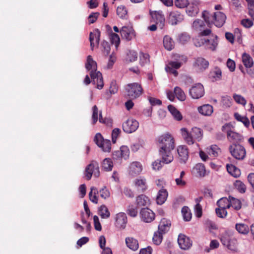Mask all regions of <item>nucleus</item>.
<instances>
[{
	"instance_id": "f257e3e1",
	"label": "nucleus",
	"mask_w": 254,
	"mask_h": 254,
	"mask_svg": "<svg viewBox=\"0 0 254 254\" xmlns=\"http://www.w3.org/2000/svg\"><path fill=\"white\" fill-rule=\"evenodd\" d=\"M158 145L159 147V154L166 164L171 163L174 159L172 151L175 148L174 137L169 133H164L157 138Z\"/></svg>"
},
{
	"instance_id": "f03ea898",
	"label": "nucleus",
	"mask_w": 254,
	"mask_h": 254,
	"mask_svg": "<svg viewBox=\"0 0 254 254\" xmlns=\"http://www.w3.org/2000/svg\"><path fill=\"white\" fill-rule=\"evenodd\" d=\"M85 67L88 70H90V75L93 84L96 85L98 89H102L104 87L102 75L100 71L97 70L96 62L93 60L91 56L87 57Z\"/></svg>"
},
{
	"instance_id": "7ed1b4c3",
	"label": "nucleus",
	"mask_w": 254,
	"mask_h": 254,
	"mask_svg": "<svg viewBox=\"0 0 254 254\" xmlns=\"http://www.w3.org/2000/svg\"><path fill=\"white\" fill-rule=\"evenodd\" d=\"M202 15L205 22L208 24H214L219 27L224 25L226 19L225 14L221 11H216L211 14L208 11L205 10L203 12Z\"/></svg>"
},
{
	"instance_id": "20e7f679",
	"label": "nucleus",
	"mask_w": 254,
	"mask_h": 254,
	"mask_svg": "<svg viewBox=\"0 0 254 254\" xmlns=\"http://www.w3.org/2000/svg\"><path fill=\"white\" fill-rule=\"evenodd\" d=\"M222 130L227 134L229 141L233 143L239 144L243 139L242 135L235 131L234 127L230 124H225L222 127Z\"/></svg>"
},
{
	"instance_id": "39448f33",
	"label": "nucleus",
	"mask_w": 254,
	"mask_h": 254,
	"mask_svg": "<svg viewBox=\"0 0 254 254\" xmlns=\"http://www.w3.org/2000/svg\"><path fill=\"white\" fill-rule=\"evenodd\" d=\"M127 96L130 99H135L140 97L143 93V89L140 84L132 83L127 84L125 87Z\"/></svg>"
},
{
	"instance_id": "423d86ee",
	"label": "nucleus",
	"mask_w": 254,
	"mask_h": 254,
	"mask_svg": "<svg viewBox=\"0 0 254 254\" xmlns=\"http://www.w3.org/2000/svg\"><path fill=\"white\" fill-rule=\"evenodd\" d=\"M229 150L231 155L236 159L242 160L246 155L245 147L240 144L233 143L229 147Z\"/></svg>"
},
{
	"instance_id": "0eeeda50",
	"label": "nucleus",
	"mask_w": 254,
	"mask_h": 254,
	"mask_svg": "<svg viewBox=\"0 0 254 254\" xmlns=\"http://www.w3.org/2000/svg\"><path fill=\"white\" fill-rule=\"evenodd\" d=\"M84 174L87 180H90L92 175L96 178L99 177L100 171L98 163L95 161H92L86 167Z\"/></svg>"
},
{
	"instance_id": "6e6552de",
	"label": "nucleus",
	"mask_w": 254,
	"mask_h": 254,
	"mask_svg": "<svg viewBox=\"0 0 254 254\" xmlns=\"http://www.w3.org/2000/svg\"><path fill=\"white\" fill-rule=\"evenodd\" d=\"M96 144L105 152H110L111 149V143L109 140L104 139L102 135L98 133L94 137Z\"/></svg>"
},
{
	"instance_id": "1a4fd4ad",
	"label": "nucleus",
	"mask_w": 254,
	"mask_h": 254,
	"mask_svg": "<svg viewBox=\"0 0 254 254\" xmlns=\"http://www.w3.org/2000/svg\"><path fill=\"white\" fill-rule=\"evenodd\" d=\"M123 39L127 41H131L136 37V33L132 26H124L120 31Z\"/></svg>"
},
{
	"instance_id": "9d476101",
	"label": "nucleus",
	"mask_w": 254,
	"mask_h": 254,
	"mask_svg": "<svg viewBox=\"0 0 254 254\" xmlns=\"http://www.w3.org/2000/svg\"><path fill=\"white\" fill-rule=\"evenodd\" d=\"M138 122L133 119H128L123 124V130L127 133L135 131L138 127Z\"/></svg>"
},
{
	"instance_id": "9b49d317",
	"label": "nucleus",
	"mask_w": 254,
	"mask_h": 254,
	"mask_svg": "<svg viewBox=\"0 0 254 254\" xmlns=\"http://www.w3.org/2000/svg\"><path fill=\"white\" fill-rule=\"evenodd\" d=\"M134 188L138 192H144L148 189L147 180L144 177L135 179L133 182Z\"/></svg>"
},
{
	"instance_id": "f8f14e48",
	"label": "nucleus",
	"mask_w": 254,
	"mask_h": 254,
	"mask_svg": "<svg viewBox=\"0 0 254 254\" xmlns=\"http://www.w3.org/2000/svg\"><path fill=\"white\" fill-rule=\"evenodd\" d=\"M190 94L193 99H198L200 98L204 94V89L203 85L200 83L195 84L190 89Z\"/></svg>"
},
{
	"instance_id": "ddd939ff",
	"label": "nucleus",
	"mask_w": 254,
	"mask_h": 254,
	"mask_svg": "<svg viewBox=\"0 0 254 254\" xmlns=\"http://www.w3.org/2000/svg\"><path fill=\"white\" fill-rule=\"evenodd\" d=\"M150 14L152 17V21L156 23L158 27L162 29L164 26L165 17L161 11H155L151 12Z\"/></svg>"
},
{
	"instance_id": "4468645a",
	"label": "nucleus",
	"mask_w": 254,
	"mask_h": 254,
	"mask_svg": "<svg viewBox=\"0 0 254 254\" xmlns=\"http://www.w3.org/2000/svg\"><path fill=\"white\" fill-rule=\"evenodd\" d=\"M140 215L141 220L145 223H150L155 218V213L148 208H142L140 211Z\"/></svg>"
},
{
	"instance_id": "2eb2a0df",
	"label": "nucleus",
	"mask_w": 254,
	"mask_h": 254,
	"mask_svg": "<svg viewBox=\"0 0 254 254\" xmlns=\"http://www.w3.org/2000/svg\"><path fill=\"white\" fill-rule=\"evenodd\" d=\"M127 222V218L126 213L120 212L115 217V226L120 230L125 229Z\"/></svg>"
},
{
	"instance_id": "dca6fc26",
	"label": "nucleus",
	"mask_w": 254,
	"mask_h": 254,
	"mask_svg": "<svg viewBox=\"0 0 254 254\" xmlns=\"http://www.w3.org/2000/svg\"><path fill=\"white\" fill-rule=\"evenodd\" d=\"M178 243L180 248L183 250H188L192 246V241L190 238L182 234L178 236Z\"/></svg>"
},
{
	"instance_id": "f3484780",
	"label": "nucleus",
	"mask_w": 254,
	"mask_h": 254,
	"mask_svg": "<svg viewBox=\"0 0 254 254\" xmlns=\"http://www.w3.org/2000/svg\"><path fill=\"white\" fill-rule=\"evenodd\" d=\"M113 158L115 159L124 158L127 159L129 155V150L127 146H122L120 150H117L113 153Z\"/></svg>"
},
{
	"instance_id": "a211bd4d",
	"label": "nucleus",
	"mask_w": 254,
	"mask_h": 254,
	"mask_svg": "<svg viewBox=\"0 0 254 254\" xmlns=\"http://www.w3.org/2000/svg\"><path fill=\"white\" fill-rule=\"evenodd\" d=\"M100 32L98 29H95L93 32H91L90 33L89 41L92 50H93L95 47L98 45L100 40Z\"/></svg>"
},
{
	"instance_id": "6ab92c4d",
	"label": "nucleus",
	"mask_w": 254,
	"mask_h": 254,
	"mask_svg": "<svg viewBox=\"0 0 254 254\" xmlns=\"http://www.w3.org/2000/svg\"><path fill=\"white\" fill-rule=\"evenodd\" d=\"M183 19V15L178 11L173 10L170 13L169 21L172 25L177 24L178 22L182 21Z\"/></svg>"
},
{
	"instance_id": "aec40b11",
	"label": "nucleus",
	"mask_w": 254,
	"mask_h": 254,
	"mask_svg": "<svg viewBox=\"0 0 254 254\" xmlns=\"http://www.w3.org/2000/svg\"><path fill=\"white\" fill-rule=\"evenodd\" d=\"M205 46L207 49L212 51L215 50L218 45V37L214 34H211L209 39H204Z\"/></svg>"
},
{
	"instance_id": "412c9836",
	"label": "nucleus",
	"mask_w": 254,
	"mask_h": 254,
	"mask_svg": "<svg viewBox=\"0 0 254 254\" xmlns=\"http://www.w3.org/2000/svg\"><path fill=\"white\" fill-rule=\"evenodd\" d=\"M209 62L205 59L199 57L195 59L193 66L197 70L203 71L208 68Z\"/></svg>"
},
{
	"instance_id": "4be33fe9",
	"label": "nucleus",
	"mask_w": 254,
	"mask_h": 254,
	"mask_svg": "<svg viewBox=\"0 0 254 254\" xmlns=\"http://www.w3.org/2000/svg\"><path fill=\"white\" fill-rule=\"evenodd\" d=\"M192 173L197 177H203L206 175V169L202 163H198L192 168Z\"/></svg>"
},
{
	"instance_id": "5701e85b",
	"label": "nucleus",
	"mask_w": 254,
	"mask_h": 254,
	"mask_svg": "<svg viewBox=\"0 0 254 254\" xmlns=\"http://www.w3.org/2000/svg\"><path fill=\"white\" fill-rule=\"evenodd\" d=\"M171 225V222L169 220L163 218L158 225V231L164 234L169 230Z\"/></svg>"
},
{
	"instance_id": "b1692460",
	"label": "nucleus",
	"mask_w": 254,
	"mask_h": 254,
	"mask_svg": "<svg viewBox=\"0 0 254 254\" xmlns=\"http://www.w3.org/2000/svg\"><path fill=\"white\" fill-rule=\"evenodd\" d=\"M142 170V165L138 162H132L129 166V174L132 176L139 174Z\"/></svg>"
},
{
	"instance_id": "393cba45",
	"label": "nucleus",
	"mask_w": 254,
	"mask_h": 254,
	"mask_svg": "<svg viewBox=\"0 0 254 254\" xmlns=\"http://www.w3.org/2000/svg\"><path fill=\"white\" fill-rule=\"evenodd\" d=\"M178 153L180 159L183 162H186L188 160L189 153L187 146L184 145L179 146L177 149Z\"/></svg>"
},
{
	"instance_id": "a878e982",
	"label": "nucleus",
	"mask_w": 254,
	"mask_h": 254,
	"mask_svg": "<svg viewBox=\"0 0 254 254\" xmlns=\"http://www.w3.org/2000/svg\"><path fill=\"white\" fill-rule=\"evenodd\" d=\"M126 244L127 246L130 250L135 251L139 248V243L137 240L132 237L126 238Z\"/></svg>"
},
{
	"instance_id": "bb28decb",
	"label": "nucleus",
	"mask_w": 254,
	"mask_h": 254,
	"mask_svg": "<svg viewBox=\"0 0 254 254\" xmlns=\"http://www.w3.org/2000/svg\"><path fill=\"white\" fill-rule=\"evenodd\" d=\"M198 112L203 116H209L213 112V107L209 104H205L198 107Z\"/></svg>"
},
{
	"instance_id": "cd10ccee",
	"label": "nucleus",
	"mask_w": 254,
	"mask_h": 254,
	"mask_svg": "<svg viewBox=\"0 0 254 254\" xmlns=\"http://www.w3.org/2000/svg\"><path fill=\"white\" fill-rule=\"evenodd\" d=\"M181 131L183 137L186 142L189 145L193 144L195 139L191 135V133L186 128H182Z\"/></svg>"
},
{
	"instance_id": "c85d7f7f",
	"label": "nucleus",
	"mask_w": 254,
	"mask_h": 254,
	"mask_svg": "<svg viewBox=\"0 0 254 254\" xmlns=\"http://www.w3.org/2000/svg\"><path fill=\"white\" fill-rule=\"evenodd\" d=\"M209 76L213 81L219 80L222 76L221 70L219 67H215L210 72Z\"/></svg>"
},
{
	"instance_id": "c756f323",
	"label": "nucleus",
	"mask_w": 254,
	"mask_h": 254,
	"mask_svg": "<svg viewBox=\"0 0 254 254\" xmlns=\"http://www.w3.org/2000/svg\"><path fill=\"white\" fill-rule=\"evenodd\" d=\"M206 152L210 156L216 157L221 153V150L218 146L214 144L207 147Z\"/></svg>"
},
{
	"instance_id": "7c9ffc66",
	"label": "nucleus",
	"mask_w": 254,
	"mask_h": 254,
	"mask_svg": "<svg viewBox=\"0 0 254 254\" xmlns=\"http://www.w3.org/2000/svg\"><path fill=\"white\" fill-rule=\"evenodd\" d=\"M168 196V192L165 189H162L159 190L157 197L156 202L157 204L161 205L166 200Z\"/></svg>"
},
{
	"instance_id": "2f4dec72",
	"label": "nucleus",
	"mask_w": 254,
	"mask_h": 254,
	"mask_svg": "<svg viewBox=\"0 0 254 254\" xmlns=\"http://www.w3.org/2000/svg\"><path fill=\"white\" fill-rule=\"evenodd\" d=\"M136 201L139 206H147L150 204V199L144 194L138 195L136 198Z\"/></svg>"
},
{
	"instance_id": "473e14b6",
	"label": "nucleus",
	"mask_w": 254,
	"mask_h": 254,
	"mask_svg": "<svg viewBox=\"0 0 254 254\" xmlns=\"http://www.w3.org/2000/svg\"><path fill=\"white\" fill-rule=\"evenodd\" d=\"M228 172L235 178L239 177L241 175L239 169L232 164H227L226 166Z\"/></svg>"
},
{
	"instance_id": "72a5a7b5",
	"label": "nucleus",
	"mask_w": 254,
	"mask_h": 254,
	"mask_svg": "<svg viewBox=\"0 0 254 254\" xmlns=\"http://www.w3.org/2000/svg\"><path fill=\"white\" fill-rule=\"evenodd\" d=\"M168 109L176 120L180 121L182 120L183 116L181 113L174 106L170 105L168 106Z\"/></svg>"
},
{
	"instance_id": "f704fd0d",
	"label": "nucleus",
	"mask_w": 254,
	"mask_h": 254,
	"mask_svg": "<svg viewBox=\"0 0 254 254\" xmlns=\"http://www.w3.org/2000/svg\"><path fill=\"white\" fill-rule=\"evenodd\" d=\"M242 62L244 65L248 68L251 67L254 64V61L250 55L244 53L242 56Z\"/></svg>"
},
{
	"instance_id": "c9c22d12",
	"label": "nucleus",
	"mask_w": 254,
	"mask_h": 254,
	"mask_svg": "<svg viewBox=\"0 0 254 254\" xmlns=\"http://www.w3.org/2000/svg\"><path fill=\"white\" fill-rule=\"evenodd\" d=\"M98 193L99 191L96 188L92 187L90 188V191L89 193V199L95 204H97L98 202Z\"/></svg>"
},
{
	"instance_id": "e433bc0d",
	"label": "nucleus",
	"mask_w": 254,
	"mask_h": 254,
	"mask_svg": "<svg viewBox=\"0 0 254 254\" xmlns=\"http://www.w3.org/2000/svg\"><path fill=\"white\" fill-rule=\"evenodd\" d=\"M229 204L230 207L231 206L236 210H239L242 207L241 201L238 199L230 196H229Z\"/></svg>"
},
{
	"instance_id": "4c0bfd02",
	"label": "nucleus",
	"mask_w": 254,
	"mask_h": 254,
	"mask_svg": "<svg viewBox=\"0 0 254 254\" xmlns=\"http://www.w3.org/2000/svg\"><path fill=\"white\" fill-rule=\"evenodd\" d=\"M190 133L193 138L198 141H200L202 138V131L199 128L196 127H193Z\"/></svg>"
},
{
	"instance_id": "58836bf2",
	"label": "nucleus",
	"mask_w": 254,
	"mask_h": 254,
	"mask_svg": "<svg viewBox=\"0 0 254 254\" xmlns=\"http://www.w3.org/2000/svg\"><path fill=\"white\" fill-rule=\"evenodd\" d=\"M98 214L103 219H107L110 216V212L107 206L102 205L98 209Z\"/></svg>"
},
{
	"instance_id": "ea45409f",
	"label": "nucleus",
	"mask_w": 254,
	"mask_h": 254,
	"mask_svg": "<svg viewBox=\"0 0 254 254\" xmlns=\"http://www.w3.org/2000/svg\"><path fill=\"white\" fill-rule=\"evenodd\" d=\"M163 44L165 48L170 51L174 47V42L169 36H165L163 39Z\"/></svg>"
},
{
	"instance_id": "a19ab883",
	"label": "nucleus",
	"mask_w": 254,
	"mask_h": 254,
	"mask_svg": "<svg viewBox=\"0 0 254 254\" xmlns=\"http://www.w3.org/2000/svg\"><path fill=\"white\" fill-rule=\"evenodd\" d=\"M237 231L240 234H247L250 230L249 226L244 223H238L235 225Z\"/></svg>"
},
{
	"instance_id": "79ce46f5",
	"label": "nucleus",
	"mask_w": 254,
	"mask_h": 254,
	"mask_svg": "<svg viewBox=\"0 0 254 254\" xmlns=\"http://www.w3.org/2000/svg\"><path fill=\"white\" fill-rule=\"evenodd\" d=\"M174 92L177 98L181 101H184L186 99V95L184 91L179 87H176L174 88Z\"/></svg>"
},
{
	"instance_id": "37998d69",
	"label": "nucleus",
	"mask_w": 254,
	"mask_h": 254,
	"mask_svg": "<svg viewBox=\"0 0 254 254\" xmlns=\"http://www.w3.org/2000/svg\"><path fill=\"white\" fill-rule=\"evenodd\" d=\"M217 205L218 207L224 209H228L230 208L229 197H222L217 202Z\"/></svg>"
},
{
	"instance_id": "c03bdc74",
	"label": "nucleus",
	"mask_w": 254,
	"mask_h": 254,
	"mask_svg": "<svg viewBox=\"0 0 254 254\" xmlns=\"http://www.w3.org/2000/svg\"><path fill=\"white\" fill-rule=\"evenodd\" d=\"M202 199V197H199L195 199L196 204L194 206V211L195 215L197 217H200L202 216V206L199 204Z\"/></svg>"
},
{
	"instance_id": "a18cd8bd",
	"label": "nucleus",
	"mask_w": 254,
	"mask_h": 254,
	"mask_svg": "<svg viewBox=\"0 0 254 254\" xmlns=\"http://www.w3.org/2000/svg\"><path fill=\"white\" fill-rule=\"evenodd\" d=\"M117 14L122 19H127V11L123 5L119 6L117 8Z\"/></svg>"
},
{
	"instance_id": "49530a36",
	"label": "nucleus",
	"mask_w": 254,
	"mask_h": 254,
	"mask_svg": "<svg viewBox=\"0 0 254 254\" xmlns=\"http://www.w3.org/2000/svg\"><path fill=\"white\" fill-rule=\"evenodd\" d=\"M234 117L236 120L241 122L247 127H249L250 123L249 119L246 116H242L238 113L234 114Z\"/></svg>"
},
{
	"instance_id": "de8ad7c7",
	"label": "nucleus",
	"mask_w": 254,
	"mask_h": 254,
	"mask_svg": "<svg viewBox=\"0 0 254 254\" xmlns=\"http://www.w3.org/2000/svg\"><path fill=\"white\" fill-rule=\"evenodd\" d=\"M164 234L161 233L159 231L155 232L153 235L152 241L153 243L156 245H159L163 239V235Z\"/></svg>"
},
{
	"instance_id": "09e8293b",
	"label": "nucleus",
	"mask_w": 254,
	"mask_h": 254,
	"mask_svg": "<svg viewBox=\"0 0 254 254\" xmlns=\"http://www.w3.org/2000/svg\"><path fill=\"white\" fill-rule=\"evenodd\" d=\"M150 62L149 55L147 53H140L139 56V63L141 66L148 64Z\"/></svg>"
},
{
	"instance_id": "8fccbe9b",
	"label": "nucleus",
	"mask_w": 254,
	"mask_h": 254,
	"mask_svg": "<svg viewBox=\"0 0 254 254\" xmlns=\"http://www.w3.org/2000/svg\"><path fill=\"white\" fill-rule=\"evenodd\" d=\"M192 28L196 31H202L205 26L204 22L200 19H197L193 21Z\"/></svg>"
},
{
	"instance_id": "3c124183",
	"label": "nucleus",
	"mask_w": 254,
	"mask_h": 254,
	"mask_svg": "<svg viewBox=\"0 0 254 254\" xmlns=\"http://www.w3.org/2000/svg\"><path fill=\"white\" fill-rule=\"evenodd\" d=\"M113 167V162L111 159L106 158L102 163V168L107 171H111Z\"/></svg>"
},
{
	"instance_id": "603ef678",
	"label": "nucleus",
	"mask_w": 254,
	"mask_h": 254,
	"mask_svg": "<svg viewBox=\"0 0 254 254\" xmlns=\"http://www.w3.org/2000/svg\"><path fill=\"white\" fill-rule=\"evenodd\" d=\"M137 54L135 51H128L127 54V61L132 62H134L137 60Z\"/></svg>"
},
{
	"instance_id": "864d4df0",
	"label": "nucleus",
	"mask_w": 254,
	"mask_h": 254,
	"mask_svg": "<svg viewBox=\"0 0 254 254\" xmlns=\"http://www.w3.org/2000/svg\"><path fill=\"white\" fill-rule=\"evenodd\" d=\"M184 219L189 221L191 218V213L188 207H184L182 209Z\"/></svg>"
},
{
	"instance_id": "5fc2aeb1",
	"label": "nucleus",
	"mask_w": 254,
	"mask_h": 254,
	"mask_svg": "<svg viewBox=\"0 0 254 254\" xmlns=\"http://www.w3.org/2000/svg\"><path fill=\"white\" fill-rule=\"evenodd\" d=\"M110 39L112 44H114L116 47H117L120 43V39L119 35L113 32L110 34Z\"/></svg>"
},
{
	"instance_id": "6e6d98bb",
	"label": "nucleus",
	"mask_w": 254,
	"mask_h": 254,
	"mask_svg": "<svg viewBox=\"0 0 254 254\" xmlns=\"http://www.w3.org/2000/svg\"><path fill=\"white\" fill-rule=\"evenodd\" d=\"M234 186L240 192L244 193L246 191V185L242 181L237 180L234 183Z\"/></svg>"
},
{
	"instance_id": "4d7b16f0",
	"label": "nucleus",
	"mask_w": 254,
	"mask_h": 254,
	"mask_svg": "<svg viewBox=\"0 0 254 254\" xmlns=\"http://www.w3.org/2000/svg\"><path fill=\"white\" fill-rule=\"evenodd\" d=\"M233 97L237 103L241 104L243 106H245L246 105L247 101L242 96L237 94H234Z\"/></svg>"
},
{
	"instance_id": "13d9d810",
	"label": "nucleus",
	"mask_w": 254,
	"mask_h": 254,
	"mask_svg": "<svg viewBox=\"0 0 254 254\" xmlns=\"http://www.w3.org/2000/svg\"><path fill=\"white\" fill-rule=\"evenodd\" d=\"M99 192L100 196L104 199H107L110 196V192L106 186L100 189Z\"/></svg>"
},
{
	"instance_id": "bf43d9fd",
	"label": "nucleus",
	"mask_w": 254,
	"mask_h": 254,
	"mask_svg": "<svg viewBox=\"0 0 254 254\" xmlns=\"http://www.w3.org/2000/svg\"><path fill=\"white\" fill-rule=\"evenodd\" d=\"M101 47L103 54L106 56L108 55L111 50L110 44L108 42L104 41L101 44Z\"/></svg>"
},
{
	"instance_id": "052dcab7",
	"label": "nucleus",
	"mask_w": 254,
	"mask_h": 254,
	"mask_svg": "<svg viewBox=\"0 0 254 254\" xmlns=\"http://www.w3.org/2000/svg\"><path fill=\"white\" fill-rule=\"evenodd\" d=\"M92 123L95 125L98 121V109L97 106L94 105L92 108Z\"/></svg>"
},
{
	"instance_id": "680f3d73",
	"label": "nucleus",
	"mask_w": 254,
	"mask_h": 254,
	"mask_svg": "<svg viewBox=\"0 0 254 254\" xmlns=\"http://www.w3.org/2000/svg\"><path fill=\"white\" fill-rule=\"evenodd\" d=\"M189 4L188 0H175V5L179 8H183L187 7Z\"/></svg>"
},
{
	"instance_id": "e2e57ef3",
	"label": "nucleus",
	"mask_w": 254,
	"mask_h": 254,
	"mask_svg": "<svg viewBox=\"0 0 254 254\" xmlns=\"http://www.w3.org/2000/svg\"><path fill=\"white\" fill-rule=\"evenodd\" d=\"M190 40V36L187 33H182L179 36V41L183 44L188 42Z\"/></svg>"
},
{
	"instance_id": "0e129e2a",
	"label": "nucleus",
	"mask_w": 254,
	"mask_h": 254,
	"mask_svg": "<svg viewBox=\"0 0 254 254\" xmlns=\"http://www.w3.org/2000/svg\"><path fill=\"white\" fill-rule=\"evenodd\" d=\"M109 91L111 94H114L118 92V85L116 80H112L111 81Z\"/></svg>"
},
{
	"instance_id": "69168bd1",
	"label": "nucleus",
	"mask_w": 254,
	"mask_h": 254,
	"mask_svg": "<svg viewBox=\"0 0 254 254\" xmlns=\"http://www.w3.org/2000/svg\"><path fill=\"white\" fill-rule=\"evenodd\" d=\"M99 121L101 123L104 124L107 126L111 127L113 124V120L110 118H103L101 113L99 115Z\"/></svg>"
},
{
	"instance_id": "338daca9",
	"label": "nucleus",
	"mask_w": 254,
	"mask_h": 254,
	"mask_svg": "<svg viewBox=\"0 0 254 254\" xmlns=\"http://www.w3.org/2000/svg\"><path fill=\"white\" fill-rule=\"evenodd\" d=\"M127 213L131 217H136L137 214V210L136 207L131 205L129 206L127 209Z\"/></svg>"
},
{
	"instance_id": "774afa93",
	"label": "nucleus",
	"mask_w": 254,
	"mask_h": 254,
	"mask_svg": "<svg viewBox=\"0 0 254 254\" xmlns=\"http://www.w3.org/2000/svg\"><path fill=\"white\" fill-rule=\"evenodd\" d=\"M215 211L217 215L220 218H225L227 215V212L226 209L221 208L220 207L216 208Z\"/></svg>"
}]
</instances>
